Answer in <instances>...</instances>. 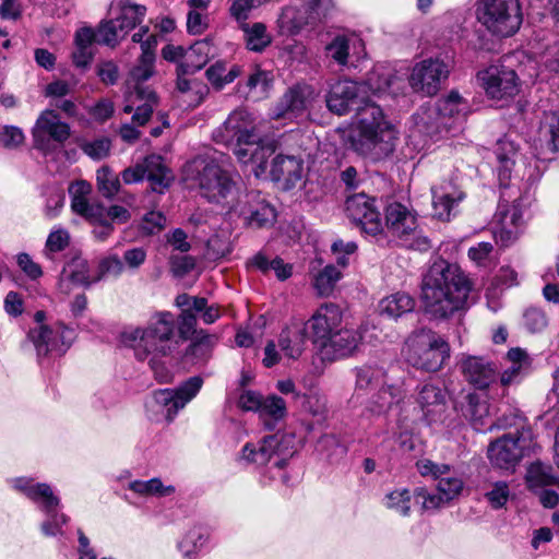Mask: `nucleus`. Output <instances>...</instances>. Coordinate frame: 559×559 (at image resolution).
I'll use <instances>...</instances> for the list:
<instances>
[{"instance_id": "nucleus-1", "label": "nucleus", "mask_w": 559, "mask_h": 559, "mask_svg": "<svg viewBox=\"0 0 559 559\" xmlns=\"http://www.w3.org/2000/svg\"><path fill=\"white\" fill-rule=\"evenodd\" d=\"M401 83L396 75L380 74L374 70L367 82L340 80L331 84L326 94L328 109L338 116L346 115L357 106L358 121L348 142L354 152L370 162L377 163L389 158L396 147L399 136L395 127L385 118L381 107L366 99L367 92L371 91L373 95H396Z\"/></svg>"}, {"instance_id": "nucleus-2", "label": "nucleus", "mask_w": 559, "mask_h": 559, "mask_svg": "<svg viewBox=\"0 0 559 559\" xmlns=\"http://www.w3.org/2000/svg\"><path fill=\"white\" fill-rule=\"evenodd\" d=\"M469 292L471 283L460 266L439 259L423 277L425 312L435 319H447L464 309Z\"/></svg>"}, {"instance_id": "nucleus-3", "label": "nucleus", "mask_w": 559, "mask_h": 559, "mask_svg": "<svg viewBox=\"0 0 559 559\" xmlns=\"http://www.w3.org/2000/svg\"><path fill=\"white\" fill-rule=\"evenodd\" d=\"M120 341L133 350L138 360L150 358L151 369L158 382H171L173 373L158 358L167 356L177 344L173 313H157L145 326H127L120 334Z\"/></svg>"}, {"instance_id": "nucleus-4", "label": "nucleus", "mask_w": 559, "mask_h": 559, "mask_svg": "<svg viewBox=\"0 0 559 559\" xmlns=\"http://www.w3.org/2000/svg\"><path fill=\"white\" fill-rule=\"evenodd\" d=\"M406 372L399 366L384 369L377 364H365L356 368V390L373 391L367 411L383 415L399 406L407 396Z\"/></svg>"}, {"instance_id": "nucleus-5", "label": "nucleus", "mask_w": 559, "mask_h": 559, "mask_svg": "<svg viewBox=\"0 0 559 559\" xmlns=\"http://www.w3.org/2000/svg\"><path fill=\"white\" fill-rule=\"evenodd\" d=\"M189 176L195 182L202 198L229 210L241 194L234 176L213 159H194L189 165Z\"/></svg>"}, {"instance_id": "nucleus-6", "label": "nucleus", "mask_w": 559, "mask_h": 559, "mask_svg": "<svg viewBox=\"0 0 559 559\" xmlns=\"http://www.w3.org/2000/svg\"><path fill=\"white\" fill-rule=\"evenodd\" d=\"M417 469L423 476H430L438 480L436 492H429L425 488H417L414 497L425 511H435L445 507L450 501L460 496L464 483L462 478L451 475L450 465L437 464L428 459L416 463Z\"/></svg>"}, {"instance_id": "nucleus-7", "label": "nucleus", "mask_w": 559, "mask_h": 559, "mask_svg": "<svg viewBox=\"0 0 559 559\" xmlns=\"http://www.w3.org/2000/svg\"><path fill=\"white\" fill-rule=\"evenodd\" d=\"M402 354L413 367L435 372L450 357V346L438 333L423 328L406 338Z\"/></svg>"}, {"instance_id": "nucleus-8", "label": "nucleus", "mask_w": 559, "mask_h": 559, "mask_svg": "<svg viewBox=\"0 0 559 559\" xmlns=\"http://www.w3.org/2000/svg\"><path fill=\"white\" fill-rule=\"evenodd\" d=\"M385 227L402 246L427 251L431 245L419 229L416 215L399 202L390 203L385 209Z\"/></svg>"}, {"instance_id": "nucleus-9", "label": "nucleus", "mask_w": 559, "mask_h": 559, "mask_svg": "<svg viewBox=\"0 0 559 559\" xmlns=\"http://www.w3.org/2000/svg\"><path fill=\"white\" fill-rule=\"evenodd\" d=\"M478 20L493 35L511 36L522 24L520 3L518 0H481Z\"/></svg>"}, {"instance_id": "nucleus-10", "label": "nucleus", "mask_w": 559, "mask_h": 559, "mask_svg": "<svg viewBox=\"0 0 559 559\" xmlns=\"http://www.w3.org/2000/svg\"><path fill=\"white\" fill-rule=\"evenodd\" d=\"M75 338L74 329L61 322L39 324L27 333V340L33 344L39 361L47 357L63 356Z\"/></svg>"}, {"instance_id": "nucleus-11", "label": "nucleus", "mask_w": 559, "mask_h": 559, "mask_svg": "<svg viewBox=\"0 0 559 559\" xmlns=\"http://www.w3.org/2000/svg\"><path fill=\"white\" fill-rule=\"evenodd\" d=\"M146 178L153 191L163 193L174 180L170 169L164 164L162 156L152 154L122 170L121 179L126 185L143 181Z\"/></svg>"}, {"instance_id": "nucleus-12", "label": "nucleus", "mask_w": 559, "mask_h": 559, "mask_svg": "<svg viewBox=\"0 0 559 559\" xmlns=\"http://www.w3.org/2000/svg\"><path fill=\"white\" fill-rule=\"evenodd\" d=\"M230 211L242 217L251 228L271 227L276 219L275 209L257 191L241 193L230 205Z\"/></svg>"}, {"instance_id": "nucleus-13", "label": "nucleus", "mask_w": 559, "mask_h": 559, "mask_svg": "<svg viewBox=\"0 0 559 559\" xmlns=\"http://www.w3.org/2000/svg\"><path fill=\"white\" fill-rule=\"evenodd\" d=\"M257 133L250 115L242 109L234 110L224 123L214 130L213 140L233 150L257 140Z\"/></svg>"}, {"instance_id": "nucleus-14", "label": "nucleus", "mask_w": 559, "mask_h": 559, "mask_svg": "<svg viewBox=\"0 0 559 559\" xmlns=\"http://www.w3.org/2000/svg\"><path fill=\"white\" fill-rule=\"evenodd\" d=\"M347 216L355 222L364 233L370 236L379 235L383 227L380 213L376 206V200L365 193L354 194L347 198L345 203Z\"/></svg>"}, {"instance_id": "nucleus-15", "label": "nucleus", "mask_w": 559, "mask_h": 559, "mask_svg": "<svg viewBox=\"0 0 559 559\" xmlns=\"http://www.w3.org/2000/svg\"><path fill=\"white\" fill-rule=\"evenodd\" d=\"M486 94L492 99L512 97L518 93V75L514 70L503 66H490L478 73Z\"/></svg>"}, {"instance_id": "nucleus-16", "label": "nucleus", "mask_w": 559, "mask_h": 559, "mask_svg": "<svg viewBox=\"0 0 559 559\" xmlns=\"http://www.w3.org/2000/svg\"><path fill=\"white\" fill-rule=\"evenodd\" d=\"M493 237L501 247L514 243L523 231V213L519 204H499L495 215Z\"/></svg>"}, {"instance_id": "nucleus-17", "label": "nucleus", "mask_w": 559, "mask_h": 559, "mask_svg": "<svg viewBox=\"0 0 559 559\" xmlns=\"http://www.w3.org/2000/svg\"><path fill=\"white\" fill-rule=\"evenodd\" d=\"M342 321V308L336 304L325 302L314 311L308 321L300 323L307 326V332L311 331L313 342L322 346L340 329Z\"/></svg>"}, {"instance_id": "nucleus-18", "label": "nucleus", "mask_w": 559, "mask_h": 559, "mask_svg": "<svg viewBox=\"0 0 559 559\" xmlns=\"http://www.w3.org/2000/svg\"><path fill=\"white\" fill-rule=\"evenodd\" d=\"M70 134V126L61 121L58 114L50 109L44 110L39 115L33 128L35 146L43 151L50 147V141L64 143Z\"/></svg>"}, {"instance_id": "nucleus-19", "label": "nucleus", "mask_w": 559, "mask_h": 559, "mask_svg": "<svg viewBox=\"0 0 559 559\" xmlns=\"http://www.w3.org/2000/svg\"><path fill=\"white\" fill-rule=\"evenodd\" d=\"M528 448V441L524 435H506L489 445L488 457L497 467L509 469L518 464Z\"/></svg>"}, {"instance_id": "nucleus-20", "label": "nucleus", "mask_w": 559, "mask_h": 559, "mask_svg": "<svg viewBox=\"0 0 559 559\" xmlns=\"http://www.w3.org/2000/svg\"><path fill=\"white\" fill-rule=\"evenodd\" d=\"M447 66L436 59H427L417 63L409 76V85L417 93L431 96L435 95L442 79L448 76Z\"/></svg>"}, {"instance_id": "nucleus-21", "label": "nucleus", "mask_w": 559, "mask_h": 559, "mask_svg": "<svg viewBox=\"0 0 559 559\" xmlns=\"http://www.w3.org/2000/svg\"><path fill=\"white\" fill-rule=\"evenodd\" d=\"M316 98L314 90L297 84L286 91L274 108V118L294 119L304 116Z\"/></svg>"}, {"instance_id": "nucleus-22", "label": "nucleus", "mask_w": 559, "mask_h": 559, "mask_svg": "<svg viewBox=\"0 0 559 559\" xmlns=\"http://www.w3.org/2000/svg\"><path fill=\"white\" fill-rule=\"evenodd\" d=\"M12 487L37 504L43 512H50L60 506V498L46 483H36L28 477H17L12 479Z\"/></svg>"}, {"instance_id": "nucleus-23", "label": "nucleus", "mask_w": 559, "mask_h": 559, "mask_svg": "<svg viewBox=\"0 0 559 559\" xmlns=\"http://www.w3.org/2000/svg\"><path fill=\"white\" fill-rule=\"evenodd\" d=\"M534 150L538 159H547L548 154L559 151V114L546 112L540 121Z\"/></svg>"}, {"instance_id": "nucleus-24", "label": "nucleus", "mask_w": 559, "mask_h": 559, "mask_svg": "<svg viewBox=\"0 0 559 559\" xmlns=\"http://www.w3.org/2000/svg\"><path fill=\"white\" fill-rule=\"evenodd\" d=\"M460 369L471 384L478 389H486L496 379V366L484 357L463 355Z\"/></svg>"}, {"instance_id": "nucleus-25", "label": "nucleus", "mask_w": 559, "mask_h": 559, "mask_svg": "<svg viewBox=\"0 0 559 559\" xmlns=\"http://www.w3.org/2000/svg\"><path fill=\"white\" fill-rule=\"evenodd\" d=\"M433 215L440 221H450L456 215L459 203L465 198L463 191L452 183H444L431 189Z\"/></svg>"}, {"instance_id": "nucleus-26", "label": "nucleus", "mask_w": 559, "mask_h": 559, "mask_svg": "<svg viewBox=\"0 0 559 559\" xmlns=\"http://www.w3.org/2000/svg\"><path fill=\"white\" fill-rule=\"evenodd\" d=\"M96 283L92 277L91 269L87 260L80 254H74L63 266L59 287L68 294L73 286H90Z\"/></svg>"}, {"instance_id": "nucleus-27", "label": "nucleus", "mask_w": 559, "mask_h": 559, "mask_svg": "<svg viewBox=\"0 0 559 559\" xmlns=\"http://www.w3.org/2000/svg\"><path fill=\"white\" fill-rule=\"evenodd\" d=\"M436 106L440 109L441 119L445 124V133L460 129L468 112L467 102L455 91L440 98Z\"/></svg>"}, {"instance_id": "nucleus-28", "label": "nucleus", "mask_w": 559, "mask_h": 559, "mask_svg": "<svg viewBox=\"0 0 559 559\" xmlns=\"http://www.w3.org/2000/svg\"><path fill=\"white\" fill-rule=\"evenodd\" d=\"M307 341V326L296 322L282 331L278 337V347L285 358L297 360L305 352Z\"/></svg>"}, {"instance_id": "nucleus-29", "label": "nucleus", "mask_w": 559, "mask_h": 559, "mask_svg": "<svg viewBox=\"0 0 559 559\" xmlns=\"http://www.w3.org/2000/svg\"><path fill=\"white\" fill-rule=\"evenodd\" d=\"M361 334L354 329H338L322 345L325 354H331L333 359L352 356L359 347Z\"/></svg>"}, {"instance_id": "nucleus-30", "label": "nucleus", "mask_w": 559, "mask_h": 559, "mask_svg": "<svg viewBox=\"0 0 559 559\" xmlns=\"http://www.w3.org/2000/svg\"><path fill=\"white\" fill-rule=\"evenodd\" d=\"M176 402H178V400L176 399L174 390H157L146 400L145 409L153 420H159L164 417L167 421H171L181 409Z\"/></svg>"}, {"instance_id": "nucleus-31", "label": "nucleus", "mask_w": 559, "mask_h": 559, "mask_svg": "<svg viewBox=\"0 0 559 559\" xmlns=\"http://www.w3.org/2000/svg\"><path fill=\"white\" fill-rule=\"evenodd\" d=\"M91 192L92 186L85 180H78L69 187L72 211L87 219L96 221L103 216L104 207L88 202Z\"/></svg>"}, {"instance_id": "nucleus-32", "label": "nucleus", "mask_w": 559, "mask_h": 559, "mask_svg": "<svg viewBox=\"0 0 559 559\" xmlns=\"http://www.w3.org/2000/svg\"><path fill=\"white\" fill-rule=\"evenodd\" d=\"M271 176L275 181H282L286 188H293L301 180L304 163L292 155H277L271 165Z\"/></svg>"}, {"instance_id": "nucleus-33", "label": "nucleus", "mask_w": 559, "mask_h": 559, "mask_svg": "<svg viewBox=\"0 0 559 559\" xmlns=\"http://www.w3.org/2000/svg\"><path fill=\"white\" fill-rule=\"evenodd\" d=\"M273 152L272 146L261 144L259 135H257L255 141H250L245 146L235 148V155L238 160L243 164L251 163L257 177L265 171L267 160Z\"/></svg>"}, {"instance_id": "nucleus-34", "label": "nucleus", "mask_w": 559, "mask_h": 559, "mask_svg": "<svg viewBox=\"0 0 559 559\" xmlns=\"http://www.w3.org/2000/svg\"><path fill=\"white\" fill-rule=\"evenodd\" d=\"M128 104L123 107L126 114H131L132 122L136 126H144L151 118L154 107L157 105V96L153 91H147L143 97H139L133 92L127 94Z\"/></svg>"}, {"instance_id": "nucleus-35", "label": "nucleus", "mask_w": 559, "mask_h": 559, "mask_svg": "<svg viewBox=\"0 0 559 559\" xmlns=\"http://www.w3.org/2000/svg\"><path fill=\"white\" fill-rule=\"evenodd\" d=\"M413 118L415 128L419 133L431 138L445 133V124H443L440 109L437 108L436 104L421 106Z\"/></svg>"}, {"instance_id": "nucleus-36", "label": "nucleus", "mask_w": 559, "mask_h": 559, "mask_svg": "<svg viewBox=\"0 0 559 559\" xmlns=\"http://www.w3.org/2000/svg\"><path fill=\"white\" fill-rule=\"evenodd\" d=\"M214 49L210 40H199L186 51L185 60L179 63L178 70L183 74L201 70L213 56Z\"/></svg>"}, {"instance_id": "nucleus-37", "label": "nucleus", "mask_w": 559, "mask_h": 559, "mask_svg": "<svg viewBox=\"0 0 559 559\" xmlns=\"http://www.w3.org/2000/svg\"><path fill=\"white\" fill-rule=\"evenodd\" d=\"M507 359L511 366L500 377V382L504 386L519 382L531 367L528 354L520 347L509 349Z\"/></svg>"}, {"instance_id": "nucleus-38", "label": "nucleus", "mask_w": 559, "mask_h": 559, "mask_svg": "<svg viewBox=\"0 0 559 559\" xmlns=\"http://www.w3.org/2000/svg\"><path fill=\"white\" fill-rule=\"evenodd\" d=\"M415 308V300L406 293H395L383 298L379 304V311L390 319H397L405 313L412 312Z\"/></svg>"}, {"instance_id": "nucleus-39", "label": "nucleus", "mask_w": 559, "mask_h": 559, "mask_svg": "<svg viewBox=\"0 0 559 559\" xmlns=\"http://www.w3.org/2000/svg\"><path fill=\"white\" fill-rule=\"evenodd\" d=\"M526 483L531 490L538 491L549 486L559 487V477L554 473L551 466L535 462L527 468Z\"/></svg>"}, {"instance_id": "nucleus-40", "label": "nucleus", "mask_w": 559, "mask_h": 559, "mask_svg": "<svg viewBox=\"0 0 559 559\" xmlns=\"http://www.w3.org/2000/svg\"><path fill=\"white\" fill-rule=\"evenodd\" d=\"M154 61L147 53L141 56L138 64L131 70L128 81L129 92L143 97V94L151 91L148 87H142L141 83L147 81L154 73Z\"/></svg>"}, {"instance_id": "nucleus-41", "label": "nucleus", "mask_w": 559, "mask_h": 559, "mask_svg": "<svg viewBox=\"0 0 559 559\" xmlns=\"http://www.w3.org/2000/svg\"><path fill=\"white\" fill-rule=\"evenodd\" d=\"M272 442L269 436L253 443H247L240 454V460L247 464L265 465L273 457Z\"/></svg>"}, {"instance_id": "nucleus-42", "label": "nucleus", "mask_w": 559, "mask_h": 559, "mask_svg": "<svg viewBox=\"0 0 559 559\" xmlns=\"http://www.w3.org/2000/svg\"><path fill=\"white\" fill-rule=\"evenodd\" d=\"M287 414L286 402L277 395L264 397L259 416L267 429H274L276 424Z\"/></svg>"}, {"instance_id": "nucleus-43", "label": "nucleus", "mask_w": 559, "mask_h": 559, "mask_svg": "<svg viewBox=\"0 0 559 559\" xmlns=\"http://www.w3.org/2000/svg\"><path fill=\"white\" fill-rule=\"evenodd\" d=\"M417 403L425 416H432L443 409L444 395L440 388L426 383L418 392Z\"/></svg>"}, {"instance_id": "nucleus-44", "label": "nucleus", "mask_w": 559, "mask_h": 559, "mask_svg": "<svg viewBox=\"0 0 559 559\" xmlns=\"http://www.w3.org/2000/svg\"><path fill=\"white\" fill-rule=\"evenodd\" d=\"M240 29L245 34L246 46L251 51L262 52L272 43V35L263 23L240 24Z\"/></svg>"}, {"instance_id": "nucleus-45", "label": "nucleus", "mask_w": 559, "mask_h": 559, "mask_svg": "<svg viewBox=\"0 0 559 559\" xmlns=\"http://www.w3.org/2000/svg\"><path fill=\"white\" fill-rule=\"evenodd\" d=\"M117 8L119 13L115 19L119 21L127 34L136 25H140L146 14V8L144 5L130 1L119 0Z\"/></svg>"}, {"instance_id": "nucleus-46", "label": "nucleus", "mask_w": 559, "mask_h": 559, "mask_svg": "<svg viewBox=\"0 0 559 559\" xmlns=\"http://www.w3.org/2000/svg\"><path fill=\"white\" fill-rule=\"evenodd\" d=\"M206 540V531L201 526H193L180 540L178 548L186 559H194Z\"/></svg>"}, {"instance_id": "nucleus-47", "label": "nucleus", "mask_w": 559, "mask_h": 559, "mask_svg": "<svg viewBox=\"0 0 559 559\" xmlns=\"http://www.w3.org/2000/svg\"><path fill=\"white\" fill-rule=\"evenodd\" d=\"M215 344V337L212 335H202L198 337L186 350V361L192 365H203L209 360L212 348Z\"/></svg>"}, {"instance_id": "nucleus-48", "label": "nucleus", "mask_w": 559, "mask_h": 559, "mask_svg": "<svg viewBox=\"0 0 559 559\" xmlns=\"http://www.w3.org/2000/svg\"><path fill=\"white\" fill-rule=\"evenodd\" d=\"M128 488L138 495L154 497H167L176 490L173 485H164L157 477L150 480H133Z\"/></svg>"}, {"instance_id": "nucleus-49", "label": "nucleus", "mask_w": 559, "mask_h": 559, "mask_svg": "<svg viewBox=\"0 0 559 559\" xmlns=\"http://www.w3.org/2000/svg\"><path fill=\"white\" fill-rule=\"evenodd\" d=\"M342 274L333 264L325 265L313 280V287L321 297L330 296Z\"/></svg>"}, {"instance_id": "nucleus-50", "label": "nucleus", "mask_w": 559, "mask_h": 559, "mask_svg": "<svg viewBox=\"0 0 559 559\" xmlns=\"http://www.w3.org/2000/svg\"><path fill=\"white\" fill-rule=\"evenodd\" d=\"M489 414L488 404L481 401L477 395L469 394L467 396V407L465 415L472 421L476 430H485L487 425V417Z\"/></svg>"}, {"instance_id": "nucleus-51", "label": "nucleus", "mask_w": 559, "mask_h": 559, "mask_svg": "<svg viewBox=\"0 0 559 559\" xmlns=\"http://www.w3.org/2000/svg\"><path fill=\"white\" fill-rule=\"evenodd\" d=\"M126 36L127 32L116 19L102 23L97 28V41L107 46H116Z\"/></svg>"}, {"instance_id": "nucleus-52", "label": "nucleus", "mask_w": 559, "mask_h": 559, "mask_svg": "<svg viewBox=\"0 0 559 559\" xmlns=\"http://www.w3.org/2000/svg\"><path fill=\"white\" fill-rule=\"evenodd\" d=\"M96 182L98 191L107 199H112L119 192L120 179L108 166L97 170Z\"/></svg>"}, {"instance_id": "nucleus-53", "label": "nucleus", "mask_w": 559, "mask_h": 559, "mask_svg": "<svg viewBox=\"0 0 559 559\" xmlns=\"http://www.w3.org/2000/svg\"><path fill=\"white\" fill-rule=\"evenodd\" d=\"M412 496L409 490L400 488L390 491L383 499L384 506L395 513L407 516L411 511Z\"/></svg>"}, {"instance_id": "nucleus-54", "label": "nucleus", "mask_w": 559, "mask_h": 559, "mask_svg": "<svg viewBox=\"0 0 559 559\" xmlns=\"http://www.w3.org/2000/svg\"><path fill=\"white\" fill-rule=\"evenodd\" d=\"M325 52L329 58L337 64L344 67L348 62L349 40L344 35L335 36L330 44L325 46Z\"/></svg>"}, {"instance_id": "nucleus-55", "label": "nucleus", "mask_w": 559, "mask_h": 559, "mask_svg": "<svg viewBox=\"0 0 559 559\" xmlns=\"http://www.w3.org/2000/svg\"><path fill=\"white\" fill-rule=\"evenodd\" d=\"M44 513L46 514V520L40 524L41 533L47 537L63 535L62 527L68 524L69 516L64 513H59L57 509Z\"/></svg>"}, {"instance_id": "nucleus-56", "label": "nucleus", "mask_w": 559, "mask_h": 559, "mask_svg": "<svg viewBox=\"0 0 559 559\" xmlns=\"http://www.w3.org/2000/svg\"><path fill=\"white\" fill-rule=\"evenodd\" d=\"M278 31L282 35H294L302 28V22L298 17V11L293 7L282 10L277 19Z\"/></svg>"}, {"instance_id": "nucleus-57", "label": "nucleus", "mask_w": 559, "mask_h": 559, "mask_svg": "<svg viewBox=\"0 0 559 559\" xmlns=\"http://www.w3.org/2000/svg\"><path fill=\"white\" fill-rule=\"evenodd\" d=\"M124 271V264L117 254H110L103 258L98 264L97 275L94 281L98 282L104 278H118Z\"/></svg>"}, {"instance_id": "nucleus-58", "label": "nucleus", "mask_w": 559, "mask_h": 559, "mask_svg": "<svg viewBox=\"0 0 559 559\" xmlns=\"http://www.w3.org/2000/svg\"><path fill=\"white\" fill-rule=\"evenodd\" d=\"M270 439H274L272 442L273 454L278 455L282 459L275 463L276 466L282 467L285 459L289 457L294 453L295 438L290 433H275L269 436Z\"/></svg>"}, {"instance_id": "nucleus-59", "label": "nucleus", "mask_w": 559, "mask_h": 559, "mask_svg": "<svg viewBox=\"0 0 559 559\" xmlns=\"http://www.w3.org/2000/svg\"><path fill=\"white\" fill-rule=\"evenodd\" d=\"M203 384V379L194 376L185 381L178 389L174 390L176 402L181 409L199 393Z\"/></svg>"}, {"instance_id": "nucleus-60", "label": "nucleus", "mask_w": 559, "mask_h": 559, "mask_svg": "<svg viewBox=\"0 0 559 559\" xmlns=\"http://www.w3.org/2000/svg\"><path fill=\"white\" fill-rule=\"evenodd\" d=\"M81 150L92 159L100 160L109 155L111 142L108 138H98L92 141H84L80 144Z\"/></svg>"}, {"instance_id": "nucleus-61", "label": "nucleus", "mask_w": 559, "mask_h": 559, "mask_svg": "<svg viewBox=\"0 0 559 559\" xmlns=\"http://www.w3.org/2000/svg\"><path fill=\"white\" fill-rule=\"evenodd\" d=\"M70 236L66 229L59 228L52 230L46 240L44 254L52 259V254L66 249L69 245Z\"/></svg>"}, {"instance_id": "nucleus-62", "label": "nucleus", "mask_w": 559, "mask_h": 559, "mask_svg": "<svg viewBox=\"0 0 559 559\" xmlns=\"http://www.w3.org/2000/svg\"><path fill=\"white\" fill-rule=\"evenodd\" d=\"M25 135L19 127L4 126L0 129V145L7 150H15L23 145Z\"/></svg>"}, {"instance_id": "nucleus-63", "label": "nucleus", "mask_w": 559, "mask_h": 559, "mask_svg": "<svg viewBox=\"0 0 559 559\" xmlns=\"http://www.w3.org/2000/svg\"><path fill=\"white\" fill-rule=\"evenodd\" d=\"M485 497L493 509L504 507L510 497L508 484L506 481H496L486 491Z\"/></svg>"}, {"instance_id": "nucleus-64", "label": "nucleus", "mask_w": 559, "mask_h": 559, "mask_svg": "<svg viewBox=\"0 0 559 559\" xmlns=\"http://www.w3.org/2000/svg\"><path fill=\"white\" fill-rule=\"evenodd\" d=\"M496 155L503 168V171H510L511 166L514 164V156L516 155V147L514 144L507 140H500L497 143Z\"/></svg>"}]
</instances>
